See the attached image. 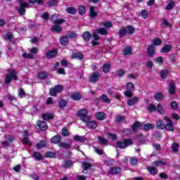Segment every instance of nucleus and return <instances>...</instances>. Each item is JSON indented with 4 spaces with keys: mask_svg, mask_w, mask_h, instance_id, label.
I'll return each mask as SVG.
<instances>
[{
    "mask_svg": "<svg viewBox=\"0 0 180 180\" xmlns=\"http://www.w3.org/2000/svg\"><path fill=\"white\" fill-rule=\"evenodd\" d=\"M59 147H61V148L68 149L70 147H71V144L67 143H58Z\"/></svg>",
    "mask_w": 180,
    "mask_h": 180,
    "instance_id": "obj_43",
    "label": "nucleus"
},
{
    "mask_svg": "<svg viewBox=\"0 0 180 180\" xmlns=\"http://www.w3.org/2000/svg\"><path fill=\"white\" fill-rule=\"evenodd\" d=\"M174 6H175V2L172 1L169 2V4H167V6L165 7V9L166 11H171V9L174 8Z\"/></svg>",
    "mask_w": 180,
    "mask_h": 180,
    "instance_id": "obj_39",
    "label": "nucleus"
},
{
    "mask_svg": "<svg viewBox=\"0 0 180 180\" xmlns=\"http://www.w3.org/2000/svg\"><path fill=\"white\" fill-rule=\"evenodd\" d=\"M96 117L98 120H105L106 115H105V112H98L96 114Z\"/></svg>",
    "mask_w": 180,
    "mask_h": 180,
    "instance_id": "obj_18",
    "label": "nucleus"
},
{
    "mask_svg": "<svg viewBox=\"0 0 180 180\" xmlns=\"http://www.w3.org/2000/svg\"><path fill=\"white\" fill-rule=\"evenodd\" d=\"M168 70H162L160 73V77L161 78H167V77H168Z\"/></svg>",
    "mask_w": 180,
    "mask_h": 180,
    "instance_id": "obj_58",
    "label": "nucleus"
},
{
    "mask_svg": "<svg viewBox=\"0 0 180 180\" xmlns=\"http://www.w3.org/2000/svg\"><path fill=\"white\" fill-rule=\"evenodd\" d=\"M154 124L148 123L143 126V130L145 131H148V130H151L152 129H154Z\"/></svg>",
    "mask_w": 180,
    "mask_h": 180,
    "instance_id": "obj_29",
    "label": "nucleus"
},
{
    "mask_svg": "<svg viewBox=\"0 0 180 180\" xmlns=\"http://www.w3.org/2000/svg\"><path fill=\"white\" fill-rule=\"evenodd\" d=\"M82 167L84 169V170L82 171V173L86 174V171H88V169H91V167H92V165H91V164L88 162H83Z\"/></svg>",
    "mask_w": 180,
    "mask_h": 180,
    "instance_id": "obj_19",
    "label": "nucleus"
},
{
    "mask_svg": "<svg viewBox=\"0 0 180 180\" xmlns=\"http://www.w3.org/2000/svg\"><path fill=\"white\" fill-rule=\"evenodd\" d=\"M167 163L164 160H158L155 161L153 163V165H155V167H162L163 165H166Z\"/></svg>",
    "mask_w": 180,
    "mask_h": 180,
    "instance_id": "obj_25",
    "label": "nucleus"
},
{
    "mask_svg": "<svg viewBox=\"0 0 180 180\" xmlns=\"http://www.w3.org/2000/svg\"><path fill=\"white\" fill-rule=\"evenodd\" d=\"M137 102H139V97L135 96L131 99H129L127 103L129 106H134V105H136Z\"/></svg>",
    "mask_w": 180,
    "mask_h": 180,
    "instance_id": "obj_15",
    "label": "nucleus"
},
{
    "mask_svg": "<svg viewBox=\"0 0 180 180\" xmlns=\"http://www.w3.org/2000/svg\"><path fill=\"white\" fill-rule=\"evenodd\" d=\"M141 126V124H140V122H135L132 126L133 131H137Z\"/></svg>",
    "mask_w": 180,
    "mask_h": 180,
    "instance_id": "obj_45",
    "label": "nucleus"
},
{
    "mask_svg": "<svg viewBox=\"0 0 180 180\" xmlns=\"http://www.w3.org/2000/svg\"><path fill=\"white\" fill-rule=\"evenodd\" d=\"M156 110H158V113L160 115H164V113H165V110L161 104H158L157 105Z\"/></svg>",
    "mask_w": 180,
    "mask_h": 180,
    "instance_id": "obj_33",
    "label": "nucleus"
},
{
    "mask_svg": "<svg viewBox=\"0 0 180 180\" xmlns=\"http://www.w3.org/2000/svg\"><path fill=\"white\" fill-rule=\"evenodd\" d=\"M148 171L151 174V175H155L158 174V170L154 167H148Z\"/></svg>",
    "mask_w": 180,
    "mask_h": 180,
    "instance_id": "obj_28",
    "label": "nucleus"
},
{
    "mask_svg": "<svg viewBox=\"0 0 180 180\" xmlns=\"http://www.w3.org/2000/svg\"><path fill=\"white\" fill-rule=\"evenodd\" d=\"M37 126L39 127L40 129H41L43 131L47 130V124L44 121L39 120L37 122Z\"/></svg>",
    "mask_w": 180,
    "mask_h": 180,
    "instance_id": "obj_12",
    "label": "nucleus"
},
{
    "mask_svg": "<svg viewBox=\"0 0 180 180\" xmlns=\"http://www.w3.org/2000/svg\"><path fill=\"white\" fill-rule=\"evenodd\" d=\"M51 20L52 23H54L55 25H62V23H64L65 22V20L64 19H58V14L55 13L51 17Z\"/></svg>",
    "mask_w": 180,
    "mask_h": 180,
    "instance_id": "obj_7",
    "label": "nucleus"
},
{
    "mask_svg": "<svg viewBox=\"0 0 180 180\" xmlns=\"http://www.w3.org/2000/svg\"><path fill=\"white\" fill-rule=\"evenodd\" d=\"M47 4L49 6H56L58 5V1L57 0H49Z\"/></svg>",
    "mask_w": 180,
    "mask_h": 180,
    "instance_id": "obj_44",
    "label": "nucleus"
},
{
    "mask_svg": "<svg viewBox=\"0 0 180 180\" xmlns=\"http://www.w3.org/2000/svg\"><path fill=\"white\" fill-rule=\"evenodd\" d=\"M172 46L169 44L165 45L161 49V53H169L171 51Z\"/></svg>",
    "mask_w": 180,
    "mask_h": 180,
    "instance_id": "obj_31",
    "label": "nucleus"
},
{
    "mask_svg": "<svg viewBox=\"0 0 180 180\" xmlns=\"http://www.w3.org/2000/svg\"><path fill=\"white\" fill-rule=\"evenodd\" d=\"M13 79L14 81H16L18 79V73L15 70H8V74L6 75V84H10V82Z\"/></svg>",
    "mask_w": 180,
    "mask_h": 180,
    "instance_id": "obj_2",
    "label": "nucleus"
},
{
    "mask_svg": "<svg viewBox=\"0 0 180 180\" xmlns=\"http://www.w3.org/2000/svg\"><path fill=\"white\" fill-rule=\"evenodd\" d=\"M103 72H109L110 71V65L109 64H105L103 68Z\"/></svg>",
    "mask_w": 180,
    "mask_h": 180,
    "instance_id": "obj_54",
    "label": "nucleus"
},
{
    "mask_svg": "<svg viewBox=\"0 0 180 180\" xmlns=\"http://www.w3.org/2000/svg\"><path fill=\"white\" fill-rule=\"evenodd\" d=\"M3 37L6 40H12V37H13V35L11 33H7L6 34H4Z\"/></svg>",
    "mask_w": 180,
    "mask_h": 180,
    "instance_id": "obj_53",
    "label": "nucleus"
},
{
    "mask_svg": "<svg viewBox=\"0 0 180 180\" xmlns=\"http://www.w3.org/2000/svg\"><path fill=\"white\" fill-rule=\"evenodd\" d=\"M169 92L171 95L175 93V84L172 82L169 84Z\"/></svg>",
    "mask_w": 180,
    "mask_h": 180,
    "instance_id": "obj_24",
    "label": "nucleus"
},
{
    "mask_svg": "<svg viewBox=\"0 0 180 180\" xmlns=\"http://www.w3.org/2000/svg\"><path fill=\"white\" fill-rule=\"evenodd\" d=\"M37 77L39 79H44L47 78V72H44V71L39 72L37 74Z\"/></svg>",
    "mask_w": 180,
    "mask_h": 180,
    "instance_id": "obj_20",
    "label": "nucleus"
},
{
    "mask_svg": "<svg viewBox=\"0 0 180 180\" xmlns=\"http://www.w3.org/2000/svg\"><path fill=\"white\" fill-rule=\"evenodd\" d=\"M57 53H58V51L56 49L49 51L48 52L46 53V58H49V59L53 58L55 56H57Z\"/></svg>",
    "mask_w": 180,
    "mask_h": 180,
    "instance_id": "obj_14",
    "label": "nucleus"
},
{
    "mask_svg": "<svg viewBox=\"0 0 180 180\" xmlns=\"http://www.w3.org/2000/svg\"><path fill=\"white\" fill-rule=\"evenodd\" d=\"M97 15L98 14L94 10V6H91L90 7V16H91V18H95V17H96Z\"/></svg>",
    "mask_w": 180,
    "mask_h": 180,
    "instance_id": "obj_55",
    "label": "nucleus"
},
{
    "mask_svg": "<svg viewBox=\"0 0 180 180\" xmlns=\"http://www.w3.org/2000/svg\"><path fill=\"white\" fill-rule=\"evenodd\" d=\"M89 129H96L98 127V123L95 121H91V117H89V121L84 122Z\"/></svg>",
    "mask_w": 180,
    "mask_h": 180,
    "instance_id": "obj_10",
    "label": "nucleus"
},
{
    "mask_svg": "<svg viewBox=\"0 0 180 180\" xmlns=\"http://www.w3.org/2000/svg\"><path fill=\"white\" fill-rule=\"evenodd\" d=\"M126 89L127 91H134V84L131 82L128 83L126 86Z\"/></svg>",
    "mask_w": 180,
    "mask_h": 180,
    "instance_id": "obj_42",
    "label": "nucleus"
},
{
    "mask_svg": "<svg viewBox=\"0 0 180 180\" xmlns=\"http://www.w3.org/2000/svg\"><path fill=\"white\" fill-rule=\"evenodd\" d=\"M25 96L26 94H25V91H23L22 89H19L18 96H20V98H25Z\"/></svg>",
    "mask_w": 180,
    "mask_h": 180,
    "instance_id": "obj_59",
    "label": "nucleus"
},
{
    "mask_svg": "<svg viewBox=\"0 0 180 180\" xmlns=\"http://www.w3.org/2000/svg\"><path fill=\"white\" fill-rule=\"evenodd\" d=\"M29 135V133L27 131H24V134H23V139H22V143L24 144H27V146H32V142L29 140V138H27V136Z\"/></svg>",
    "mask_w": 180,
    "mask_h": 180,
    "instance_id": "obj_11",
    "label": "nucleus"
},
{
    "mask_svg": "<svg viewBox=\"0 0 180 180\" xmlns=\"http://www.w3.org/2000/svg\"><path fill=\"white\" fill-rule=\"evenodd\" d=\"M82 37L85 41H89V40H91L92 37V35H91V33H89V32H85L83 34Z\"/></svg>",
    "mask_w": 180,
    "mask_h": 180,
    "instance_id": "obj_21",
    "label": "nucleus"
},
{
    "mask_svg": "<svg viewBox=\"0 0 180 180\" xmlns=\"http://www.w3.org/2000/svg\"><path fill=\"white\" fill-rule=\"evenodd\" d=\"M54 117V115L50 112L44 113L42 115V118L44 120H51Z\"/></svg>",
    "mask_w": 180,
    "mask_h": 180,
    "instance_id": "obj_16",
    "label": "nucleus"
},
{
    "mask_svg": "<svg viewBox=\"0 0 180 180\" xmlns=\"http://www.w3.org/2000/svg\"><path fill=\"white\" fill-rule=\"evenodd\" d=\"M154 98L156 101L160 102V101L164 98V95H162L161 93H157L155 94Z\"/></svg>",
    "mask_w": 180,
    "mask_h": 180,
    "instance_id": "obj_46",
    "label": "nucleus"
},
{
    "mask_svg": "<svg viewBox=\"0 0 180 180\" xmlns=\"http://www.w3.org/2000/svg\"><path fill=\"white\" fill-rule=\"evenodd\" d=\"M22 57H23V58H30V59L32 60L34 56H33V54H32V53H25L22 54Z\"/></svg>",
    "mask_w": 180,
    "mask_h": 180,
    "instance_id": "obj_60",
    "label": "nucleus"
},
{
    "mask_svg": "<svg viewBox=\"0 0 180 180\" xmlns=\"http://www.w3.org/2000/svg\"><path fill=\"white\" fill-rule=\"evenodd\" d=\"M148 53L150 56H153L155 53V47L154 45H150L148 48Z\"/></svg>",
    "mask_w": 180,
    "mask_h": 180,
    "instance_id": "obj_23",
    "label": "nucleus"
},
{
    "mask_svg": "<svg viewBox=\"0 0 180 180\" xmlns=\"http://www.w3.org/2000/svg\"><path fill=\"white\" fill-rule=\"evenodd\" d=\"M98 141L101 143V144H106L108 143V139H105L101 136H98Z\"/></svg>",
    "mask_w": 180,
    "mask_h": 180,
    "instance_id": "obj_64",
    "label": "nucleus"
},
{
    "mask_svg": "<svg viewBox=\"0 0 180 180\" xmlns=\"http://www.w3.org/2000/svg\"><path fill=\"white\" fill-rule=\"evenodd\" d=\"M124 56H130L131 55V48L127 47L123 49Z\"/></svg>",
    "mask_w": 180,
    "mask_h": 180,
    "instance_id": "obj_38",
    "label": "nucleus"
},
{
    "mask_svg": "<svg viewBox=\"0 0 180 180\" xmlns=\"http://www.w3.org/2000/svg\"><path fill=\"white\" fill-rule=\"evenodd\" d=\"M52 32H61V30H63V28H61V27L60 25H53L52 26Z\"/></svg>",
    "mask_w": 180,
    "mask_h": 180,
    "instance_id": "obj_40",
    "label": "nucleus"
},
{
    "mask_svg": "<svg viewBox=\"0 0 180 180\" xmlns=\"http://www.w3.org/2000/svg\"><path fill=\"white\" fill-rule=\"evenodd\" d=\"M164 120H165L167 124L165 125V129L167 131H174V124H172V121L167 117L164 118Z\"/></svg>",
    "mask_w": 180,
    "mask_h": 180,
    "instance_id": "obj_8",
    "label": "nucleus"
},
{
    "mask_svg": "<svg viewBox=\"0 0 180 180\" xmlns=\"http://www.w3.org/2000/svg\"><path fill=\"white\" fill-rule=\"evenodd\" d=\"M71 98L73 101H79L81 98V94L75 93L71 96Z\"/></svg>",
    "mask_w": 180,
    "mask_h": 180,
    "instance_id": "obj_48",
    "label": "nucleus"
},
{
    "mask_svg": "<svg viewBox=\"0 0 180 180\" xmlns=\"http://www.w3.org/2000/svg\"><path fill=\"white\" fill-rule=\"evenodd\" d=\"M46 145L47 143H46V141H41L39 143H37V148H38L39 150L44 148V147H46Z\"/></svg>",
    "mask_w": 180,
    "mask_h": 180,
    "instance_id": "obj_36",
    "label": "nucleus"
},
{
    "mask_svg": "<svg viewBox=\"0 0 180 180\" xmlns=\"http://www.w3.org/2000/svg\"><path fill=\"white\" fill-rule=\"evenodd\" d=\"M131 144H133L131 139H124L122 141H117V147L121 149L126 148V147H129Z\"/></svg>",
    "mask_w": 180,
    "mask_h": 180,
    "instance_id": "obj_3",
    "label": "nucleus"
},
{
    "mask_svg": "<svg viewBox=\"0 0 180 180\" xmlns=\"http://www.w3.org/2000/svg\"><path fill=\"white\" fill-rule=\"evenodd\" d=\"M74 140H75V141H79V143H84V141H86V139H85L84 136H79L78 135L74 136Z\"/></svg>",
    "mask_w": 180,
    "mask_h": 180,
    "instance_id": "obj_34",
    "label": "nucleus"
},
{
    "mask_svg": "<svg viewBox=\"0 0 180 180\" xmlns=\"http://www.w3.org/2000/svg\"><path fill=\"white\" fill-rule=\"evenodd\" d=\"M71 165H72V162L70 161V160H66L65 162V165H64V167L65 168H70V167H71Z\"/></svg>",
    "mask_w": 180,
    "mask_h": 180,
    "instance_id": "obj_63",
    "label": "nucleus"
},
{
    "mask_svg": "<svg viewBox=\"0 0 180 180\" xmlns=\"http://www.w3.org/2000/svg\"><path fill=\"white\" fill-rule=\"evenodd\" d=\"M101 99L105 103H110V98H108V96L105 94L101 96Z\"/></svg>",
    "mask_w": 180,
    "mask_h": 180,
    "instance_id": "obj_49",
    "label": "nucleus"
},
{
    "mask_svg": "<svg viewBox=\"0 0 180 180\" xmlns=\"http://www.w3.org/2000/svg\"><path fill=\"white\" fill-rule=\"evenodd\" d=\"M67 106V101L65 100H60L59 101V108L60 109H64Z\"/></svg>",
    "mask_w": 180,
    "mask_h": 180,
    "instance_id": "obj_41",
    "label": "nucleus"
},
{
    "mask_svg": "<svg viewBox=\"0 0 180 180\" xmlns=\"http://www.w3.org/2000/svg\"><path fill=\"white\" fill-rule=\"evenodd\" d=\"M162 43V41L160 38H155L153 40V44L151 46H153V47H155V46H160Z\"/></svg>",
    "mask_w": 180,
    "mask_h": 180,
    "instance_id": "obj_35",
    "label": "nucleus"
},
{
    "mask_svg": "<svg viewBox=\"0 0 180 180\" xmlns=\"http://www.w3.org/2000/svg\"><path fill=\"white\" fill-rule=\"evenodd\" d=\"M100 77H101V73H99L98 72H94L89 76V82H92L93 84H95V82H97V81H99Z\"/></svg>",
    "mask_w": 180,
    "mask_h": 180,
    "instance_id": "obj_9",
    "label": "nucleus"
},
{
    "mask_svg": "<svg viewBox=\"0 0 180 180\" xmlns=\"http://www.w3.org/2000/svg\"><path fill=\"white\" fill-rule=\"evenodd\" d=\"M148 110H149L150 112H155V110H157V106L153 104H149L148 107Z\"/></svg>",
    "mask_w": 180,
    "mask_h": 180,
    "instance_id": "obj_52",
    "label": "nucleus"
},
{
    "mask_svg": "<svg viewBox=\"0 0 180 180\" xmlns=\"http://www.w3.org/2000/svg\"><path fill=\"white\" fill-rule=\"evenodd\" d=\"M120 172H122V169L119 167H111L110 169V174H112V175L120 174Z\"/></svg>",
    "mask_w": 180,
    "mask_h": 180,
    "instance_id": "obj_17",
    "label": "nucleus"
},
{
    "mask_svg": "<svg viewBox=\"0 0 180 180\" xmlns=\"http://www.w3.org/2000/svg\"><path fill=\"white\" fill-rule=\"evenodd\" d=\"M97 33H99L100 34H108V30H106V29L105 28H99L97 29Z\"/></svg>",
    "mask_w": 180,
    "mask_h": 180,
    "instance_id": "obj_50",
    "label": "nucleus"
},
{
    "mask_svg": "<svg viewBox=\"0 0 180 180\" xmlns=\"http://www.w3.org/2000/svg\"><path fill=\"white\" fill-rule=\"evenodd\" d=\"M86 12V8L84 6H79V15H84Z\"/></svg>",
    "mask_w": 180,
    "mask_h": 180,
    "instance_id": "obj_47",
    "label": "nucleus"
},
{
    "mask_svg": "<svg viewBox=\"0 0 180 180\" xmlns=\"http://www.w3.org/2000/svg\"><path fill=\"white\" fill-rule=\"evenodd\" d=\"M107 137L110 140H116L117 139V137H116V135H115L113 134H107Z\"/></svg>",
    "mask_w": 180,
    "mask_h": 180,
    "instance_id": "obj_62",
    "label": "nucleus"
},
{
    "mask_svg": "<svg viewBox=\"0 0 180 180\" xmlns=\"http://www.w3.org/2000/svg\"><path fill=\"white\" fill-rule=\"evenodd\" d=\"M13 141V138L11 136H8L6 137V141L3 142L2 144L3 146H8L10 143H12Z\"/></svg>",
    "mask_w": 180,
    "mask_h": 180,
    "instance_id": "obj_32",
    "label": "nucleus"
},
{
    "mask_svg": "<svg viewBox=\"0 0 180 180\" xmlns=\"http://www.w3.org/2000/svg\"><path fill=\"white\" fill-rule=\"evenodd\" d=\"M134 33V27L131 25H129L127 27H122L118 32L120 37H123L126 36V34H133Z\"/></svg>",
    "mask_w": 180,
    "mask_h": 180,
    "instance_id": "obj_1",
    "label": "nucleus"
},
{
    "mask_svg": "<svg viewBox=\"0 0 180 180\" xmlns=\"http://www.w3.org/2000/svg\"><path fill=\"white\" fill-rule=\"evenodd\" d=\"M66 12L67 13H70V15H75V13H77V9L74 7H68Z\"/></svg>",
    "mask_w": 180,
    "mask_h": 180,
    "instance_id": "obj_26",
    "label": "nucleus"
},
{
    "mask_svg": "<svg viewBox=\"0 0 180 180\" xmlns=\"http://www.w3.org/2000/svg\"><path fill=\"white\" fill-rule=\"evenodd\" d=\"M60 44L62 46H67V44H68V37H62L60 38Z\"/></svg>",
    "mask_w": 180,
    "mask_h": 180,
    "instance_id": "obj_37",
    "label": "nucleus"
},
{
    "mask_svg": "<svg viewBox=\"0 0 180 180\" xmlns=\"http://www.w3.org/2000/svg\"><path fill=\"white\" fill-rule=\"evenodd\" d=\"M61 141V136L58 135H56L51 139V142L53 143V144H57V143H60Z\"/></svg>",
    "mask_w": 180,
    "mask_h": 180,
    "instance_id": "obj_27",
    "label": "nucleus"
},
{
    "mask_svg": "<svg viewBox=\"0 0 180 180\" xmlns=\"http://www.w3.org/2000/svg\"><path fill=\"white\" fill-rule=\"evenodd\" d=\"M179 107V105H178V103L175 102V101H173L172 103H171V108L172 109H174V110H176V109H178V108Z\"/></svg>",
    "mask_w": 180,
    "mask_h": 180,
    "instance_id": "obj_61",
    "label": "nucleus"
},
{
    "mask_svg": "<svg viewBox=\"0 0 180 180\" xmlns=\"http://www.w3.org/2000/svg\"><path fill=\"white\" fill-rule=\"evenodd\" d=\"M124 95H125V96H127V98H132L133 97V91L127 90L126 91H124Z\"/></svg>",
    "mask_w": 180,
    "mask_h": 180,
    "instance_id": "obj_57",
    "label": "nucleus"
},
{
    "mask_svg": "<svg viewBox=\"0 0 180 180\" xmlns=\"http://www.w3.org/2000/svg\"><path fill=\"white\" fill-rule=\"evenodd\" d=\"M70 58L74 60V58H77V60H82L84 58V54L81 52H75L72 54Z\"/></svg>",
    "mask_w": 180,
    "mask_h": 180,
    "instance_id": "obj_13",
    "label": "nucleus"
},
{
    "mask_svg": "<svg viewBox=\"0 0 180 180\" xmlns=\"http://www.w3.org/2000/svg\"><path fill=\"white\" fill-rule=\"evenodd\" d=\"M45 157H49V158H56V153L53 152H47L45 154Z\"/></svg>",
    "mask_w": 180,
    "mask_h": 180,
    "instance_id": "obj_56",
    "label": "nucleus"
},
{
    "mask_svg": "<svg viewBox=\"0 0 180 180\" xmlns=\"http://www.w3.org/2000/svg\"><path fill=\"white\" fill-rule=\"evenodd\" d=\"M33 157H34V158H36V160L37 161H40L41 160H43V155H41V154L39 152H34L32 154Z\"/></svg>",
    "mask_w": 180,
    "mask_h": 180,
    "instance_id": "obj_30",
    "label": "nucleus"
},
{
    "mask_svg": "<svg viewBox=\"0 0 180 180\" xmlns=\"http://www.w3.org/2000/svg\"><path fill=\"white\" fill-rule=\"evenodd\" d=\"M20 7L18 8V11L20 15H25L26 13V10L25 8H29V4L26 2H24L23 0H20Z\"/></svg>",
    "mask_w": 180,
    "mask_h": 180,
    "instance_id": "obj_6",
    "label": "nucleus"
},
{
    "mask_svg": "<svg viewBox=\"0 0 180 180\" xmlns=\"http://www.w3.org/2000/svg\"><path fill=\"white\" fill-rule=\"evenodd\" d=\"M86 115H88V110H86V109H83L77 112V116L81 118V120H82V122L89 121V117Z\"/></svg>",
    "mask_w": 180,
    "mask_h": 180,
    "instance_id": "obj_5",
    "label": "nucleus"
},
{
    "mask_svg": "<svg viewBox=\"0 0 180 180\" xmlns=\"http://www.w3.org/2000/svg\"><path fill=\"white\" fill-rule=\"evenodd\" d=\"M63 85L58 84L55 86L53 88L50 89L49 94L51 96H56L57 94H60V92H63Z\"/></svg>",
    "mask_w": 180,
    "mask_h": 180,
    "instance_id": "obj_4",
    "label": "nucleus"
},
{
    "mask_svg": "<svg viewBox=\"0 0 180 180\" xmlns=\"http://www.w3.org/2000/svg\"><path fill=\"white\" fill-rule=\"evenodd\" d=\"M172 148L174 153H178V150H179V145L176 143H173Z\"/></svg>",
    "mask_w": 180,
    "mask_h": 180,
    "instance_id": "obj_51",
    "label": "nucleus"
},
{
    "mask_svg": "<svg viewBox=\"0 0 180 180\" xmlns=\"http://www.w3.org/2000/svg\"><path fill=\"white\" fill-rule=\"evenodd\" d=\"M156 127L157 129L162 130L163 129H165V123L162 120H159L156 123Z\"/></svg>",
    "mask_w": 180,
    "mask_h": 180,
    "instance_id": "obj_22",
    "label": "nucleus"
}]
</instances>
